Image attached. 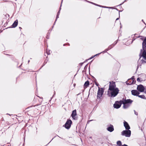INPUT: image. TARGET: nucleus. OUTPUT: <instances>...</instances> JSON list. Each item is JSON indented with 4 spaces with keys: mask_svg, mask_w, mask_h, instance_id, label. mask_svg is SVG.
Segmentation results:
<instances>
[{
    "mask_svg": "<svg viewBox=\"0 0 146 146\" xmlns=\"http://www.w3.org/2000/svg\"><path fill=\"white\" fill-rule=\"evenodd\" d=\"M134 112L135 114V115H138L137 113V112H136L135 110H134Z\"/></svg>",
    "mask_w": 146,
    "mask_h": 146,
    "instance_id": "obj_27",
    "label": "nucleus"
},
{
    "mask_svg": "<svg viewBox=\"0 0 146 146\" xmlns=\"http://www.w3.org/2000/svg\"><path fill=\"white\" fill-rule=\"evenodd\" d=\"M121 104L122 102H121L120 100L119 101H116L113 104V107L115 108L118 109L121 107Z\"/></svg>",
    "mask_w": 146,
    "mask_h": 146,
    "instance_id": "obj_8",
    "label": "nucleus"
},
{
    "mask_svg": "<svg viewBox=\"0 0 146 146\" xmlns=\"http://www.w3.org/2000/svg\"><path fill=\"white\" fill-rule=\"evenodd\" d=\"M120 101L121 102H122V104H123V107L124 109L127 108L129 106V105L126 104L124 102H123V101Z\"/></svg>",
    "mask_w": 146,
    "mask_h": 146,
    "instance_id": "obj_15",
    "label": "nucleus"
},
{
    "mask_svg": "<svg viewBox=\"0 0 146 146\" xmlns=\"http://www.w3.org/2000/svg\"><path fill=\"white\" fill-rule=\"evenodd\" d=\"M124 2H123V3H122L121 4H120V5H121Z\"/></svg>",
    "mask_w": 146,
    "mask_h": 146,
    "instance_id": "obj_34",
    "label": "nucleus"
},
{
    "mask_svg": "<svg viewBox=\"0 0 146 146\" xmlns=\"http://www.w3.org/2000/svg\"><path fill=\"white\" fill-rule=\"evenodd\" d=\"M18 21L17 20H16L14 21V23H13L11 26L12 27L15 28L18 25Z\"/></svg>",
    "mask_w": 146,
    "mask_h": 146,
    "instance_id": "obj_16",
    "label": "nucleus"
},
{
    "mask_svg": "<svg viewBox=\"0 0 146 146\" xmlns=\"http://www.w3.org/2000/svg\"><path fill=\"white\" fill-rule=\"evenodd\" d=\"M143 52H142V50H141V52L139 54L140 57L139 59H140L141 57H142L143 58L141 59L142 63H146V48L144 49H143Z\"/></svg>",
    "mask_w": 146,
    "mask_h": 146,
    "instance_id": "obj_2",
    "label": "nucleus"
},
{
    "mask_svg": "<svg viewBox=\"0 0 146 146\" xmlns=\"http://www.w3.org/2000/svg\"><path fill=\"white\" fill-rule=\"evenodd\" d=\"M120 11H119V12Z\"/></svg>",
    "mask_w": 146,
    "mask_h": 146,
    "instance_id": "obj_43",
    "label": "nucleus"
},
{
    "mask_svg": "<svg viewBox=\"0 0 146 146\" xmlns=\"http://www.w3.org/2000/svg\"><path fill=\"white\" fill-rule=\"evenodd\" d=\"M133 84V80L132 81V82H130V83H128V82H126V84L127 85H131V84Z\"/></svg>",
    "mask_w": 146,
    "mask_h": 146,
    "instance_id": "obj_23",
    "label": "nucleus"
},
{
    "mask_svg": "<svg viewBox=\"0 0 146 146\" xmlns=\"http://www.w3.org/2000/svg\"><path fill=\"white\" fill-rule=\"evenodd\" d=\"M72 123V121L71 120L68 119L66 123L63 126L66 128L68 129L70 127Z\"/></svg>",
    "mask_w": 146,
    "mask_h": 146,
    "instance_id": "obj_6",
    "label": "nucleus"
},
{
    "mask_svg": "<svg viewBox=\"0 0 146 146\" xmlns=\"http://www.w3.org/2000/svg\"><path fill=\"white\" fill-rule=\"evenodd\" d=\"M142 21H143V22L145 24V25H146V24H145V22L143 21V19H142Z\"/></svg>",
    "mask_w": 146,
    "mask_h": 146,
    "instance_id": "obj_33",
    "label": "nucleus"
},
{
    "mask_svg": "<svg viewBox=\"0 0 146 146\" xmlns=\"http://www.w3.org/2000/svg\"><path fill=\"white\" fill-rule=\"evenodd\" d=\"M104 91V90L103 88H100L99 87V89L97 93V98L98 99H101V97L103 94Z\"/></svg>",
    "mask_w": 146,
    "mask_h": 146,
    "instance_id": "obj_3",
    "label": "nucleus"
},
{
    "mask_svg": "<svg viewBox=\"0 0 146 146\" xmlns=\"http://www.w3.org/2000/svg\"><path fill=\"white\" fill-rule=\"evenodd\" d=\"M118 19H119V18H117L116 19V20H118Z\"/></svg>",
    "mask_w": 146,
    "mask_h": 146,
    "instance_id": "obj_36",
    "label": "nucleus"
},
{
    "mask_svg": "<svg viewBox=\"0 0 146 146\" xmlns=\"http://www.w3.org/2000/svg\"><path fill=\"white\" fill-rule=\"evenodd\" d=\"M110 84L109 88L108 91L113 90L116 88V85L115 82L113 81L109 82Z\"/></svg>",
    "mask_w": 146,
    "mask_h": 146,
    "instance_id": "obj_4",
    "label": "nucleus"
},
{
    "mask_svg": "<svg viewBox=\"0 0 146 146\" xmlns=\"http://www.w3.org/2000/svg\"><path fill=\"white\" fill-rule=\"evenodd\" d=\"M71 116L72 117V118L74 120H76L78 119V116L76 113V110H75L72 111Z\"/></svg>",
    "mask_w": 146,
    "mask_h": 146,
    "instance_id": "obj_7",
    "label": "nucleus"
},
{
    "mask_svg": "<svg viewBox=\"0 0 146 146\" xmlns=\"http://www.w3.org/2000/svg\"><path fill=\"white\" fill-rule=\"evenodd\" d=\"M52 98H51V99H52Z\"/></svg>",
    "mask_w": 146,
    "mask_h": 146,
    "instance_id": "obj_42",
    "label": "nucleus"
},
{
    "mask_svg": "<svg viewBox=\"0 0 146 146\" xmlns=\"http://www.w3.org/2000/svg\"><path fill=\"white\" fill-rule=\"evenodd\" d=\"M102 53V52H100V53H99V54H96L95 55H94V56H92V57H91L90 58V59H91L92 58H93L94 57H95V56H97L98 55H99V54H100V53Z\"/></svg>",
    "mask_w": 146,
    "mask_h": 146,
    "instance_id": "obj_25",
    "label": "nucleus"
},
{
    "mask_svg": "<svg viewBox=\"0 0 146 146\" xmlns=\"http://www.w3.org/2000/svg\"><path fill=\"white\" fill-rule=\"evenodd\" d=\"M117 41H115V43L114 44H112V45H111L110 46L108 47V50H110V49H111L112 47H113V46H114L115 44H117Z\"/></svg>",
    "mask_w": 146,
    "mask_h": 146,
    "instance_id": "obj_20",
    "label": "nucleus"
},
{
    "mask_svg": "<svg viewBox=\"0 0 146 146\" xmlns=\"http://www.w3.org/2000/svg\"><path fill=\"white\" fill-rule=\"evenodd\" d=\"M124 125L126 129L128 130L130 129V127L128 124L125 121H124Z\"/></svg>",
    "mask_w": 146,
    "mask_h": 146,
    "instance_id": "obj_14",
    "label": "nucleus"
},
{
    "mask_svg": "<svg viewBox=\"0 0 146 146\" xmlns=\"http://www.w3.org/2000/svg\"><path fill=\"white\" fill-rule=\"evenodd\" d=\"M138 96L140 98L142 99H146V98L145 97V96L144 95H138Z\"/></svg>",
    "mask_w": 146,
    "mask_h": 146,
    "instance_id": "obj_21",
    "label": "nucleus"
},
{
    "mask_svg": "<svg viewBox=\"0 0 146 146\" xmlns=\"http://www.w3.org/2000/svg\"><path fill=\"white\" fill-rule=\"evenodd\" d=\"M19 28L20 29H22V28L21 27H19Z\"/></svg>",
    "mask_w": 146,
    "mask_h": 146,
    "instance_id": "obj_39",
    "label": "nucleus"
},
{
    "mask_svg": "<svg viewBox=\"0 0 146 146\" xmlns=\"http://www.w3.org/2000/svg\"><path fill=\"white\" fill-rule=\"evenodd\" d=\"M88 1V2H89L90 3H92V4H94L95 5H97L98 6H99V7H103V8H112V7H106V6H101V5H98V4H96L95 3H93L92 2H90L89 1Z\"/></svg>",
    "mask_w": 146,
    "mask_h": 146,
    "instance_id": "obj_18",
    "label": "nucleus"
},
{
    "mask_svg": "<svg viewBox=\"0 0 146 146\" xmlns=\"http://www.w3.org/2000/svg\"><path fill=\"white\" fill-rule=\"evenodd\" d=\"M121 134L122 135L125 136L126 137H129L131 135V131L129 130H123L121 132Z\"/></svg>",
    "mask_w": 146,
    "mask_h": 146,
    "instance_id": "obj_5",
    "label": "nucleus"
},
{
    "mask_svg": "<svg viewBox=\"0 0 146 146\" xmlns=\"http://www.w3.org/2000/svg\"><path fill=\"white\" fill-rule=\"evenodd\" d=\"M108 50V49H106L103 52H106Z\"/></svg>",
    "mask_w": 146,
    "mask_h": 146,
    "instance_id": "obj_28",
    "label": "nucleus"
},
{
    "mask_svg": "<svg viewBox=\"0 0 146 146\" xmlns=\"http://www.w3.org/2000/svg\"><path fill=\"white\" fill-rule=\"evenodd\" d=\"M106 129L110 132H112L114 130L113 126L111 124H110L109 126Z\"/></svg>",
    "mask_w": 146,
    "mask_h": 146,
    "instance_id": "obj_12",
    "label": "nucleus"
},
{
    "mask_svg": "<svg viewBox=\"0 0 146 146\" xmlns=\"http://www.w3.org/2000/svg\"><path fill=\"white\" fill-rule=\"evenodd\" d=\"M137 81H138V82H140V79H139V78H138L137 79Z\"/></svg>",
    "mask_w": 146,
    "mask_h": 146,
    "instance_id": "obj_29",
    "label": "nucleus"
},
{
    "mask_svg": "<svg viewBox=\"0 0 146 146\" xmlns=\"http://www.w3.org/2000/svg\"><path fill=\"white\" fill-rule=\"evenodd\" d=\"M137 89L138 91L143 92L145 90V88L142 85L140 84L137 86Z\"/></svg>",
    "mask_w": 146,
    "mask_h": 146,
    "instance_id": "obj_9",
    "label": "nucleus"
},
{
    "mask_svg": "<svg viewBox=\"0 0 146 146\" xmlns=\"http://www.w3.org/2000/svg\"><path fill=\"white\" fill-rule=\"evenodd\" d=\"M95 84L97 86H99V84L98 83H95Z\"/></svg>",
    "mask_w": 146,
    "mask_h": 146,
    "instance_id": "obj_30",
    "label": "nucleus"
},
{
    "mask_svg": "<svg viewBox=\"0 0 146 146\" xmlns=\"http://www.w3.org/2000/svg\"><path fill=\"white\" fill-rule=\"evenodd\" d=\"M142 40H143V42L142 43V48L144 49L146 48V38H141Z\"/></svg>",
    "mask_w": 146,
    "mask_h": 146,
    "instance_id": "obj_13",
    "label": "nucleus"
},
{
    "mask_svg": "<svg viewBox=\"0 0 146 146\" xmlns=\"http://www.w3.org/2000/svg\"><path fill=\"white\" fill-rule=\"evenodd\" d=\"M46 53H47V54L48 55L50 54V51L49 50V51H48V50L47 49L46 50Z\"/></svg>",
    "mask_w": 146,
    "mask_h": 146,
    "instance_id": "obj_24",
    "label": "nucleus"
},
{
    "mask_svg": "<svg viewBox=\"0 0 146 146\" xmlns=\"http://www.w3.org/2000/svg\"><path fill=\"white\" fill-rule=\"evenodd\" d=\"M131 79V80L132 81L133 80V82H134V76H132Z\"/></svg>",
    "mask_w": 146,
    "mask_h": 146,
    "instance_id": "obj_26",
    "label": "nucleus"
},
{
    "mask_svg": "<svg viewBox=\"0 0 146 146\" xmlns=\"http://www.w3.org/2000/svg\"><path fill=\"white\" fill-rule=\"evenodd\" d=\"M29 62H30V60H28V63H29Z\"/></svg>",
    "mask_w": 146,
    "mask_h": 146,
    "instance_id": "obj_40",
    "label": "nucleus"
},
{
    "mask_svg": "<svg viewBox=\"0 0 146 146\" xmlns=\"http://www.w3.org/2000/svg\"><path fill=\"white\" fill-rule=\"evenodd\" d=\"M92 120H90L89 121H90Z\"/></svg>",
    "mask_w": 146,
    "mask_h": 146,
    "instance_id": "obj_37",
    "label": "nucleus"
},
{
    "mask_svg": "<svg viewBox=\"0 0 146 146\" xmlns=\"http://www.w3.org/2000/svg\"><path fill=\"white\" fill-rule=\"evenodd\" d=\"M126 1V0H125V1H124V2H125V1Z\"/></svg>",
    "mask_w": 146,
    "mask_h": 146,
    "instance_id": "obj_41",
    "label": "nucleus"
},
{
    "mask_svg": "<svg viewBox=\"0 0 146 146\" xmlns=\"http://www.w3.org/2000/svg\"><path fill=\"white\" fill-rule=\"evenodd\" d=\"M122 146H128L126 144H124Z\"/></svg>",
    "mask_w": 146,
    "mask_h": 146,
    "instance_id": "obj_31",
    "label": "nucleus"
},
{
    "mask_svg": "<svg viewBox=\"0 0 146 146\" xmlns=\"http://www.w3.org/2000/svg\"><path fill=\"white\" fill-rule=\"evenodd\" d=\"M130 80H131V79H130L128 80V81L129 82V83H130V82H131V83L132 82L131 81H130V82L129 81Z\"/></svg>",
    "mask_w": 146,
    "mask_h": 146,
    "instance_id": "obj_32",
    "label": "nucleus"
},
{
    "mask_svg": "<svg viewBox=\"0 0 146 146\" xmlns=\"http://www.w3.org/2000/svg\"><path fill=\"white\" fill-rule=\"evenodd\" d=\"M119 91L118 88H116L115 89L113 90L108 91V95L109 97H114L117 95Z\"/></svg>",
    "mask_w": 146,
    "mask_h": 146,
    "instance_id": "obj_1",
    "label": "nucleus"
},
{
    "mask_svg": "<svg viewBox=\"0 0 146 146\" xmlns=\"http://www.w3.org/2000/svg\"><path fill=\"white\" fill-rule=\"evenodd\" d=\"M117 145L119 146H121L122 145L121 142L120 141H118L117 142Z\"/></svg>",
    "mask_w": 146,
    "mask_h": 146,
    "instance_id": "obj_22",
    "label": "nucleus"
},
{
    "mask_svg": "<svg viewBox=\"0 0 146 146\" xmlns=\"http://www.w3.org/2000/svg\"><path fill=\"white\" fill-rule=\"evenodd\" d=\"M55 94V92H54V95H53V96H54V94Z\"/></svg>",
    "mask_w": 146,
    "mask_h": 146,
    "instance_id": "obj_35",
    "label": "nucleus"
},
{
    "mask_svg": "<svg viewBox=\"0 0 146 146\" xmlns=\"http://www.w3.org/2000/svg\"><path fill=\"white\" fill-rule=\"evenodd\" d=\"M123 101V102L129 105L131 104L133 102V101L130 99L126 100L124 99V98L123 99V100H122Z\"/></svg>",
    "mask_w": 146,
    "mask_h": 146,
    "instance_id": "obj_10",
    "label": "nucleus"
},
{
    "mask_svg": "<svg viewBox=\"0 0 146 146\" xmlns=\"http://www.w3.org/2000/svg\"><path fill=\"white\" fill-rule=\"evenodd\" d=\"M145 92L146 93V89L145 90Z\"/></svg>",
    "mask_w": 146,
    "mask_h": 146,
    "instance_id": "obj_38",
    "label": "nucleus"
},
{
    "mask_svg": "<svg viewBox=\"0 0 146 146\" xmlns=\"http://www.w3.org/2000/svg\"><path fill=\"white\" fill-rule=\"evenodd\" d=\"M61 5H62L61 4V5H60V8H59V10L58 12L57 13V15H56V20H55V21L54 23V25L55 23V22L56 21V20L59 17V15L60 14V10L61 9Z\"/></svg>",
    "mask_w": 146,
    "mask_h": 146,
    "instance_id": "obj_17",
    "label": "nucleus"
},
{
    "mask_svg": "<svg viewBox=\"0 0 146 146\" xmlns=\"http://www.w3.org/2000/svg\"><path fill=\"white\" fill-rule=\"evenodd\" d=\"M89 84L90 83L88 81H86L84 84V87L86 88L89 85Z\"/></svg>",
    "mask_w": 146,
    "mask_h": 146,
    "instance_id": "obj_19",
    "label": "nucleus"
},
{
    "mask_svg": "<svg viewBox=\"0 0 146 146\" xmlns=\"http://www.w3.org/2000/svg\"><path fill=\"white\" fill-rule=\"evenodd\" d=\"M131 94L133 95L138 96V95L140 94V93L138 91L136 90H133L131 91Z\"/></svg>",
    "mask_w": 146,
    "mask_h": 146,
    "instance_id": "obj_11",
    "label": "nucleus"
}]
</instances>
